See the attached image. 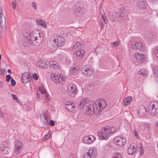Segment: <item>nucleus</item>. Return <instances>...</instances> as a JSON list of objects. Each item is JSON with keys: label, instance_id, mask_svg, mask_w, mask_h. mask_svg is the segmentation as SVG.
<instances>
[{"label": "nucleus", "instance_id": "obj_1", "mask_svg": "<svg viewBox=\"0 0 158 158\" xmlns=\"http://www.w3.org/2000/svg\"><path fill=\"white\" fill-rule=\"evenodd\" d=\"M87 107L85 110V114L90 115L94 113L95 114H99L103 110L106 106L107 103L103 99H97L95 102L90 101L89 102V99L85 98L78 100L75 104L76 107L79 109H83L86 105Z\"/></svg>", "mask_w": 158, "mask_h": 158}, {"label": "nucleus", "instance_id": "obj_2", "mask_svg": "<svg viewBox=\"0 0 158 158\" xmlns=\"http://www.w3.org/2000/svg\"><path fill=\"white\" fill-rule=\"evenodd\" d=\"M40 36L38 30L27 32L26 35L27 40L25 41L23 45L25 46H29L31 44L36 46L38 45L42 41V39L40 40H38V37L40 38Z\"/></svg>", "mask_w": 158, "mask_h": 158}, {"label": "nucleus", "instance_id": "obj_3", "mask_svg": "<svg viewBox=\"0 0 158 158\" xmlns=\"http://www.w3.org/2000/svg\"><path fill=\"white\" fill-rule=\"evenodd\" d=\"M128 12L127 10L124 8L120 9L119 13L114 12L112 16L114 20H120L123 19L124 17L127 16Z\"/></svg>", "mask_w": 158, "mask_h": 158}, {"label": "nucleus", "instance_id": "obj_4", "mask_svg": "<svg viewBox=\"0 0 158 158\" xmlns=\"http://www.w3.org/2000/svg\"><path fill=\"white\" fill-rule=\"evenodd\" d=\"M109 128V126H106L103 128V130L102 131H100L98 132V135L101 139L106 140L108 138L109 135L111 132Z\"/></svg>", "mask_w": 158, "mask_h": 158}, {"label": "nucleus", "instance_id": "obj_5", "mask_svg": "<svg viewBox=\"0 0 158 158\" xmlns=\"http://www.w3.org/2000/svg\"><path fill=\"white\" fill-rule=\"evenodd\" d=\"M148 112L152 115L158 113V102L156 101L152 102L148 106Z\"/></svg>", "mask_w": 158, "mask_h": 158}, {"label": "nucleus", "instance_id": "obj_6", "mask_svg": "<svg viewBox=\"0 0 158 158\" xmlns=\"http://www.w3.org/2000/svg\"><path fill=\"white\" fill-rule=\"evenodd\" d=\"M81 70L83 73L87 76H90L94 73L93 68L89 65L84 66L81 68Z\"/></svg>", "mask_w": 158, "mask_h": 158}, {"label": "nucleus", "instance_id": "obj_7", "mask_svg": "<svg viewBox=\"0 0 158 158\" xmlns=\"http://www.w3.org/2000/svg\"><path fill=\"white\" fill-rule=\"evenodd\" d=\"M2 12V8L0 6V24L1 29L4 31L6 30V19L5 16Z\"/></svg>", "mask_w": 158, "mask_h": 158}, {"label": "nucleus", "instance_id": "obj_8", "mask_svg": "<svg viewBox=\"0 0 158 158\" xmlns=\"http://www.w3.org/2000/svg\"><path fill=\"white\" fill-rule=\"evenodd\" d=\"M15 149L14 152L16 154L20 153L23 149V143L20 140L16 141L14 142Z\"/></svg>", "mask_w": 158, "mask_h": 158}, {"label": "nucleus", "instance_id": "obj_9", "mask_svg": "<svg viewBox=\"0 0 158 158\" xmlns=\"http://www.w3.org/2000/svg\"><path fill=\"white\" fill-rule=\"evenodd\" d=\"M77 86L75 84H70L69 85L68 89L69 95L72 97L75 96L77 92Z\"/></svg>", "mask_w": 158, "mask_h": 158}, {"label": "nucleus", "instance_id": "obj_10", "mask_svg": "<svg viewBox=\"0 0 158 158\" xmlns=\"http://www.w3.org/2000/svg\"><path fill=\"white\" fill-rule=\"evenodd\" d=\"M51 76L52 81L55 83L58 84L60 82H62L64 81L63 76L62 75L58 76V75L52 74L51 75Z\"/></svg>", "mask_w": 158, "mask_h": 158}, {"label": "nucleus", "instance_id": "obj_11", "mask_svg": "<svg viewBox=\"0 0 158 158\" xmlns=\"http://www.w3.org/2000/svg\"><path fill=\"white\" fill-rule=\"evenodd\" d=\"M114 143L117 145L119 146L125 144L126 142L125 138H122L120 137H116L114 139Z\"/></svg>", "mask_w": 158, "mask_h": 158}, {"label": "nucleus", "instance_id": "obj_12", "mask_svg": "<svg viewBox=\"0 0 158 158\" xmlns=\"http://www.w3.org/2000/svg\"><path fill=\"white\" fill-rule=\"evenodd\" d=\"M131 48L134 50L138 49L140 51H142L143 49L142 44L140 42H133L131 44Z\"/></svg>", "mask_w": 158, "mask_h": 158}, {"label": "nucleus", "instance_id": "obj_13", "mask_svg": "<svg viewBox=\"0 0 158 158\" xmlns=\"http://www.w3.org/2000/svg\"><path fill=\"white\" fill-rule=\"evenodd\" d=\"M53 41L54 43H57V45L58 47H61L64 44L65 40L61 36H58L57 39H54Z\"/></svg>", "mask_w": 158, "mask_h": 158}, {"label": "nucleus", "instance_id": "obj_14", "mask_svg": "<svg viewBox=\"0 0 158 158\" xmlns=\"http://www.w3.org/2000/svg\"><path fill=\"white\" fill-rule=\"evenodd\" d=\"M95 140V137L93 135H90L84 137L83 141L86 143L91 144L94 142Z\"/></svg>", "mask_w": 158, "mask_h": 158}, {"label": "nucleus", "instance_id": "obj_15", "mask_svg": "<svg viewBox=\"0 0 158 158\" xmlns=\"http://www.w3.org/2000/svg\"><path fill=\"white\" fill-rule=\"evenodd\" d=\"M73 103H71L70 102H67L65 105V108L68 110L72 112L75 111V105L74 104H73Z\"/></svg>", "mask_w": 158, "mask_h": 158}, {"label": "nucleus", "instance_id": "obj_16", "mask_svg": "<svg viewBox=\"0 0 158 158\" xmlns=\"http://www.w3.org/2000/svg\"><path fill=\"white\" fill-rule=\"evenodd\" d=\"M137 4L138 8L140 9H145L147 7V2L145 1L141 0L139 1Z\"/></svg>", "mask_w": 158, "mask_h": 158}, {"label": "nucleus", "instance_id": "obj_17", "mask_svg": "<svg viewBox=\"0 0 158 158\" xmlns=\"http://www.w3.org/2000/svg\"><path fill=\"white\" fill-rule=\"evenodd\" d=\"M138 111L139 115L141 116H143L146 114L147 110L144 106H140L139 107Z\"/></svg>", "mask_w": 158, "mask_h": 158}, {"label": "nucleus", "instance_id": "obj_18", "mask_svg": "<svg viewBox=\"0 0 158 158\" xmlns=\"http://www.w3.org/2000/svg\"><path fill=\"white\" fill-rule=\"evenodd\" d=\"M37 66L39 68L41 69H46L47 67V65L43 60H40L38 61L37 63Z\"/></svg>", "mask_w": 158, "mask_h": 158}, {"label": "nucleus", "instance_id": "obj_19", "mask_svg": "<svg viewBox=\"0 0 158 158\" xmlns=\"http://www.w3.org/2000/svg\"><path fill=\"white\" fill-rule=\"evenodd\" d=\"M10 116V114L6 110L0 112V118L2 119H7Z\"/></svg>", "mask_w": 158, "mask_h": 158}, {"label": "nucleus", "instance_id": "obj_20", "mask_svg": "<svg viewBox=\"0 0 158 158\" xmlns=\"http://www.w3.org/2000/svg\"><path fill=\"white\" fill-rule=\"evenodd\" d=\"M75 52L77 56L82 58L85 53V51L83 49L80 48L75 51Z\"/></svg>", "mask_w": 158, "mask_h": 158}, {"label": "nucleus", "instance_id": "obj_21", "mask_svg": "<svg viewBox=\"0 0 158 158\" xmlns=\"http://www.w3.org/2000/svg\"><path fill=\"white\" fill-rule=\"evenodd\" d=\"M135 56L137 60L139 62L141 63L144 59L145 55L143 54L140 55L138 53H135Z\"/></svg>", "mask_w": 158, "mask_h": 158}, {"label": "nucleus", "instance_id": "obj_22", "mask_svg": "<svg viewBox=\"0 0 158 158\" xmlns=\"http://www.w3.org/2000/svg\"><path fill=\"white\" fill-rule=\"evenodd\" d=\"M136 151V146L134 145L129 147L127 150L128 153L130 155L134 154Z\"/></svg>", "mask_w": 158, "mask_h": 158}, {"label": "nucleus", "instance_id": "obj_23", "mask_svg": "<svg viewBox=\"0 0 158 158\" xmlns=\"http://www.w3.org/2000/svg\"><path fill=\"white\" fill-rule=\"evenodd\" d=\"M49 64L51 67L55 69H60V66L58 65V64L55 61H50L49 62Z\"/></svg>", "mask_w": 158, "mask_h": 158}, {"label": "nucleus", "instance_id": "obj_24", "mask_svg": "<svg viewBox=\"0 0 158 158\" xmlns=\"http://www.w3.org/2000/svg\"><path fill=\"white\" fill-rule=\"evenodd\" d=\"M88 153L92 157V158H95L97 155V152L94 149H91L89 150Z\"/></svg>", "mask_w": 158, "mask_h": 158}, {"label": "nucleus", "instance_id": "obj_25", "mask_svg": "<svg viewBox=\"0 0 158 158\" xmlns=\"http://www.w3.org/2000/svg\"><path fill=\"white\" fill-rule=\"evenodd\" d=\"M132 99V97L131 96L128 97L123 100V104L125 105H128L131 101Z\"/></svg>", "mask_w": 158, "mask_h": 158}, {"label": "nucleus", "instance_id": "obj_26", "mask_svg": "<svg viewBox=\"0 0 158 158\" xmlns=\"http://www.w3.org/2000/svg\"><path fill=\"white\" fill-rule=\"evenodd\" d=\"M36 23L38 25L43 26L44 28L47 25L44 21L40 19L36 20Z\"/></svg>", "mask_w": 158, "mask_h": 158}, {"label": "nucleus", "instance_id": "obj_27", "mask_svg": "<svg viewBox=\"0 0 158 158\" xmlns=\"http://www.w3.org/2000/svg\"><path fill=\"white\" fill-rule=\"evenodd\" d=\"M42 122L43 124L45 125H47L49 124L48 117H46L44 115L41 118Z\"/></svg>", "mask_w": 158, "mask_h": 158}, {"label": "nucleus", "instance_id": "obj_28", "mask_svg": "<svg viewBox=\"0 0 158 158\" xmlns=\"http://www.w3.org/2000/svg\"><path fill=\"white\" fill-rule=\"evenodd\" d=\"M10 149L8 147H4L1 148V151H2V153L4 154H8L10 151Z\"/></svg>", "mask_w": 158, "mask_h": 158}, {"label": "nucleus", "instance_id": "obj_29", "mask_svg": "<svg viewBox=\"0 0 158 158\" xmlns=\"http://www.w3.org/2000/svg\"><path fill=\"white\" fill-rule=\"evenodd\" d=\"M22 81L23 83L26 84L30 82L31 79L30 77H21Z\"/></svg>", "mask_w": 158, "mask_h": 158}, {"label": "nucleus", "instance_id": "obj_30", "mask_svg": "<svg viewBox=\"0 0 158 158\" xmlns=\"http://www.w3.org/2000/svg\"><path fill=\"white\" fill-rule=\"evenodd\" d=\"M39 90L41 94H46L47 93L46 89L42 86H40L39 87Z\"/></svg>", "mask_w": 158, "mask_h": 158}, {"label": "nucleus", "instance_id": "obj_31", "mask_svg": "<svg viewBox=\"0 0 158 158\" xmlns=\"http://www.w3.org/2000/svg\"><path fill=\"white\" fill-rule=\"evenodd\" d=\"M153 73L155 75H158V66H155L153 69Z\"/></svg>", "mask_w": 158, "mask_h": 158}, {"label": "nucleus", "instance_id": "obj_32", "mask_svg": "<svg viewBox=\"0 0 158 158\" xmlns=\"http://www.w3.org/2000/svg\"><path fill=\"white\" fill-rule=\"evenodd\" d=\"M70 72L71 74L74 73V74L76 75L77 73V68L75 67H73L72 69H70Z\"/></svg>", "mask_w": 158, "mask_h": 158}, {"label": "nucleus", "instance_id": "obj_33", "mask_svg": "<svg viewBox=\"0 0 158 158\" xmlns=\"http://www.w3.org/2000/svg\"><path fill=\"white\" fill-rule=\"evenodd\" d=\"M139 74H141L143 75L146 76L147 73L146 71L143 69H141L139 71Z\"/></svg>", "mask_w": 158, "mask_h": 158}, {"label": "nucleus", "instance_id": "obj_34", "mask_svg": "<svg viewBox=\"0 0 158 158\" xmlns=\"http://www.w3.org/2000/svg\"><path fill=\"white\" fill-rule=\"evenodd\" d=\"M87 89L90 92L94 88V85L92 84H89L87 87Z\"/></svg>", "mask_w": 158, "mask_h": 158}, {"label": "nucleus", "instance_id": "obj_35", "mask_svg": "<svg viewBox=\"0 0 158 158\" xmlns=\"http://www.w3.org/2000/svg\"><path fill=\"white\" fill-rule=\"evenodd\" d=\"M112 158H122V156L119 153H116Z\"/></svg>", "mask_w": 158, "mask_h": 158}, {"label": "nucleus", "instance_id": "obj_36", "mask_svg": "<svg viewBox=\"0 0 158 158\" xmlns=\"http://www.w3.org/2000/svg\"><path fill=\"white\" fill-rule=\"evenodd\" d=\"M81 44L80 42H77L73 46V48L74 49H76L78 47H79V46H81Z\"/></svg>", "mask_w": 158, "mask_h": 158}, {"label": "nucleus", "instance_id": "obj_37", "mask_svg": "<svg viewBox=\"0 0 158 158\" xmlns=\"http://www.w3.org/2000/svg\"><path fill=\"white\" fill-rule=\"evenodd\" d=\"M84 158H92V157L90 156L89 153L88 152L85 153L84 155Z\"/></svg>", "mask_w": 158, "mask_h": 158}, {"label": "nucleus", "instance_id": "obj_38", "mask_svg": "<svg viewBox=\"0 0 158 158\" xmlns=\"http://www.w3.org/2000/svg\"><path fill=\"white\" fill-rule=\"evenodd\" d=\"M6 81L7 82H9L10 81V79L11 80V75L10 74L7 75L6 77Z\"/></svg>", "mask_w": 158, "mask_h": 158}, {"label": "nucleus", "instance_id": "obj_39", "mask_svg": "<svg viewBox=\"0 0 158 158\" xmlns=\"http://www.w3.org/2000/svg\"><path fill=\"white\" fill-rule=\"evenodd\" d=\"M102 18L105 23L107 24L108 23V20L107 19H106V17L104 16L103 15H102Z\"/></svg>", "mask_w": 158, "mask_h": 158}, {"label": "nucleus", "instance_id": "obj_40", "mask_svg": "<svg viewBox=\"0 0 158 158\" xmlns=\"http://www.w3.org/2000/svg\"><path fill=\"white\" fill-rule=\"evenodd\" d=\"M50 136L49 135L47 134L44 135V137L43 139L44 141H46L49 138Z\"/></svg>", "mask_w": 158, "mask_h": 158}, {"label": "nucleus", "instance_id": "obj_41", "mask_svg": "<svg viewBox=\"0 0 158 158\" xmlns=\"http://www.w3.org/2000/svg\"><path fill=\"white\" fill-rule=\"evenodd\" d=\"M10 83L13 86L15 85L16 82L12 77L10 80Z\"/></svg>", "mask_w": 158, "mask_h": 158}, {"label": "nucleus", "instance_id": "obj_42", "mask_svg": "<svg viewBox=\"0 0 158 158\" xmlns=\"http://www.w3.org/2000/svg\"><path fill=\"white\" fill-rule=\"evenodd\" d=\"M32 77L35 80H37L38 79V76L35 73H34L33 74Z\"/></svg>", "mask_w": 158, "mask_h": 158}, {"label": "nucleus", "instance_id": "obj_43", "mask_svg": "<svg viewBox=\"0 0 158 158\" xmlns=\"http://www.w3.org/2000/svg\"><path fill=\"white\" fill-rule=\"evenodd\" d=\"M49 124L51 126H53L55 125V123L53 120H51L49 121Z\"/></svg>", "mask_w": 158, "mask_h": 158}, {"label": "nucleus", "instance_id": "obj_44", "mask_svg": "<svg viewBox=\"0 0 158 158\" xmlns=\"http://www.w3.org/2000/svg\"><path fill=\"white\" fill-rule=\"evenodd\" d=\"M32 7L35 10L37 9V5L35 2H33L31 4Z\"/></svg>", "mask_w": 158, "mask_h": 158}, {"label": "nucleus", "instance_id": "obj_45", "mask_svg": "<svg viewBox=\"0 0 158 158\" xmlns=\"http://www.w3.org/2000/svg\"><path fill=\"white\" fill-rule=\"evenodd\" d=\"M109 129L111 131L110 133L111 134H113L116 131V130L115 128H113V127H112L111 128H110V127Z\"/></svg>", "mask_w": 158, "mask_h": 158}, {"label": "nucleus", "instance_id": "obj_46", "mask_svg": "<svg viewBox=\"0 0 158 158\" xmlns=\"http://www.w3.org/2000/svg\"><path fill=\"white\" fill-rule=\"evenodd\" d=\"M154 53L156 57L158 58V46L156 47V49L155 50Z\"/></svg>", "mask_w": 158, "mask_h": 158}, {"label": "nucleus", "instance_id": "obj_47", "mask_svg": "<svg viewBox=\"0 0 158 158\" xmlns=\"http://www.w3.org/2000/svg\"><path fill=\"white\" fill-rule=\"evenodd\" d=\"M11 96L13 98L14 100H15L17 101V102H18V100H19L16 96L14 94H12L11 95Z\"/></svg>", "mask_w": 158, "mask_h": 158}, {"label": "nucleus", "instance_id": "obj_48", "mask_svg": "<svg viewBox=\"0 0 158 158\" xmlns=\"http://www.w3.org/2000/svg\"><path fill=\"white\" fill-rule=\"evenodd\" d=\"M11 4L12 5V7L14 10H15V3L14 1H12L11 2Z\"/></svg>", "mask_w": 158, "mask_h": 158}, {"label": "nucleus", "instance_id": "obj_49", "mask_svg": "<svg viewBox=\"0 0 158 158\" xmlns=\"http://www.w3.org/2000/svg\"><path fill=\"white\" fill-rule=\"evenodd\" d=\"M30 77L27 73H24L22 75L21 77Z\"/></svg>", "mask_w": 158, "mask_h": 158}, {"label": "nucleus", "instance_id": "obj_50", "mask_svg": "<svg viewBox=\"0 0 158 158\" xmlns=\"http://www.w3.org/2000/svg\"><path fill=\"white\" fill-rule=\"evenodd\" d=\"M140 149L141 150L140 152V155L142 156L143 154V149L142 148V147H140Z\"/></svg>", "mask_w": 158, "mask_h": 158}, {"label": "nucleus", "instance_id": "obj_51", "mask_svg": "<svg viewBox=\"0 0 158 158\" xmlns=\"http://www.w3.org/2000/svg\"><path fill=\"white\" fill-rule=\"evenodd\" d=\"M111 147L109 145H106L105 147V149L106 150L108 151L110 149Z\"/></svg>", "mask_w": 158, "mask_h": 158}, {"label": "nucleus", "instance_id": "obj_52", "mask_svg": "<svg viewBox=\"0 0 158 158\" xmlns=\"http://www.w3.org/2000/svg\"><path fill=\"white\" fill-rule=\"evenodd\" d=\"M5 71V69H4L3 70L0 69V75H4V72Z\"/></svg>", "mask_w": 158, "mask_h": 158}, {"label": "nucleus", "instance_id": "obj_53", "mask_svg": "<svg viewBox=\"0 0 158 158\" xmlns=\"http://www.w3.org/2000/svg\"><path fill=\"white\" fill-rule=\"evenodd\" d=\"M99 26L100 27L101 29H102L103 28V23L102 22H100Z\"/></svg>", "mask_w": 158, "mask_h": 158}, {"label": "nucleus", "instance_id": "obj_54", "mask_svg": "<svg viewBox=\"0 0 158 158\" xmlns=\"http://www.w3.org/2000/svg\"><path fill=\"white\" fill-rule=\"evenodd\" d=\"M76 158V156L75 155H69V158Z\"/></svg>", "mask_w": 158, "mask_h": 158}, {"label": "nucleus", "instance_id": "obj_55", "mask_svg": "<svg viewBox=\"0 0 158 158\" xmlns=\"http://www.w3.org/2000/svg\"><path fill=\"white\" fill-rule=\"evenodd\" d=\"M134 132L135 134V136L136 137V138H137L138 137V135H137V133L136 131H134Z\"/></svg>", "mask_w": 158, "mask_h": 158}, {"label": "nucleus", "instance_id": "obj_56", "mask_svg": "<svg viewBox=\"0 0 158 158\" xmlns=\"http://www.w3.org/2000/svg\"><path fill=\"white\" fill-rule=\"evenodd\" d=\"M45 97L48 99H49L50 96L49 95L45 94Z\"/></svg>", "mask_w": 158, "mask_h": 158}, {"label": "nucleus", "instance_id": "obj_57", "mask_svg": "<svg viewBox=\"0 0 158 158\" xmlns=\"http://www.w3.org/2000/svg\"><path fill=\"white\" fill-rule=\"evenodd\" d=\"M117 44H118V43L116 42H114V43H113V45H115V46H117Z\"/></svg>", "mask_w": 158, "mask_h": 158}, {"label": "nucleus", "instance_id": "obj_58", "mask_svg": "<svg viewBox=\"0 0 158 158\" xmlns=\"http://www.w3.org/2000/svg\"><path fill=\"white\" fill-rule=\"evenodd\" d=\"M7 72L9 73H11V70H10V69H8V70H7Z\"/></svg>", "mask_w": 158, "mask_h": 158}, {"label": "nucleus", "instance_id": "obj_59", "mask_svg": "<svg viewBox=\"0 0 158 158\" xmlns=\"http://www.w3.org/2000/svg\"><path fill=\"white\" fill-rule=\"evenodd\" d=\"M79 9H78L77 10H78V11H79L80 12H81V10H80L81 9L80 8L79 9Z\"/></svg>", "mask_w": 158, "mask_h": 158}, {"label": "nucleus", "instance_id": "obj_60", "mask_svg": "<svg viewBox=\"0 0 158 158\" xmlns=\"http://www.w3.org/2000/svg\"><path fill=\"white\" fill-rule=\"evenodd\" d=\"M156 125L157 127H158V121L156 122Z\"/></svg>", "mask_w": 158, "mask_h": 158}, {"label": "nucleus", "instance_id": "obj_61", "mask_svg": "<svg viewBox=\"0 0 158 158\" xmlns=\"http://www.w3.org/2000/svg\"><path fill=\"white\" fill-rule=\"evenodd\" d=\"M1 56L0 54V61H1Z\"/></svg>", "mask_w": 158, "mask_h": 158}, {"label": "nucleus", "instance_id": "obj_62", "mask_svg": "<svg viewBox=\"0 0 158 158\" xmlns=\"http://www.w3.org/2000/svg\"><path fill=\"white\" fill-rule=\"evenodd\" d=\"M147 127L148 128L147 130H149L148 126H147Z\"/></svg>", "mask_w": 158, "mask_h": 158}, {"label": "nucleus", "instance_id": "obj_63", "mask_svg": "<svg viewBox=\"0 0 158 158\" xmlns=\"http://www.w3.org/2000/svg\"><path fill=\"white\" fill-rule=\"evenodd\" d=\"M157 148H158V143H157Z\"/></svg>", "mask_w": 158, "mask_h": 158}, {"label": "nucleus", "instance_id": "obj_64", "mask_svg": "<svg viewBox=\"0 0 158 158\" xmlns=\"http://www.w3.org/2000/svg\"><path fill=\"white\" fill-rule=\"evenodd\" d=\"M154 111H155V108L154 109Z\"/></svg>", "mask_w": 158, "mask_h": 158}]
</instances>
